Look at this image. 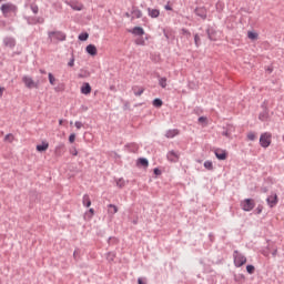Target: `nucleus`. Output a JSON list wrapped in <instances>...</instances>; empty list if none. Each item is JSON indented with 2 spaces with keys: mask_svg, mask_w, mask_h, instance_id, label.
I'll list each match as a JSON object with an SVG mask.
<instances>
[{
  "mask_svg": "<svg viewBox=\"0 0 284 284\" xmlns=\"http://www.w3.org/2000/svg\"><path fill=\"white\" fill-rule=\"evenodd\" d=\"M0 10H1L3 17H8V14H10V13L17 14L19 8H17L16 4H12V2H8V3H3L0 7Z\"/></svg>",
  "mask_w": 284,
  "mask_h": 284,
  "instance_id": "3",
  "label": "nucleus"
},
{
  "mask_svg": "<svg viewBox=\"0 0 284 284\" xmlns=\"http://www.w3.org/2000/svg\"><path fill=\"white\" fill-rule=\"evenodd\" d=\"M164 36L166 37V39H168V33H164Z\"/></svg>",
  "mask_w": 284,
  "mask_h": 284,
  "instance_id": "64",
  "label": "nucleus"
},
{
  "mask_svg": "<svg viewBox=\"0 0 284 284\" xmlns=\"http://www.w3.org/2000/svg\"><path fill=\"white\" fill-rule=\"evenodd\" d=\"M247 37L252 39V41H255V39H258V33L248 31Z\"/></svg>",
  "mask_w": 284,
  "mask_h": 284,
  "instance_id": "35",
  "label": "nucleus"
},
{
  "mask_svg": "<svg viewBox=\"0 0 284 284\" xmlns=\"http://www.w3.org/2000/svg\"><path fill=\"white\" fill-rule=\"evenodd\" d=\"M48 77H49V82H50V84H51V85H54V83L57 82V79L54 78V74L49 73Z\"/></svg>",
  "mask_w": 284,
  "mask_h": 284,
  "instance_id": "40",
  "label": "nucleus"
},
{
  "mask_svg": "<svg viewBox=\"0 0 284 284\" xmlns=\"http://www.w3.org/2000/svg\"><path fill=\"white\" fill-rule=\"evenodd\" d=\"M197 121H199V123H205V121H207V118L200 116Z\"/></svg>",
  "mask_w": 284,
  "mask_h": 284,
  "instance_id": "52",
  "label": "nucleus"
},
{
  "mask_svg": "<svg viewBox=\"0 0 284 284\" xmlns=\"http://www.w3.org/2000/svg\"><path fill=\"white\" fill-rule=\"evenodd\" d=\"M210 241H214V235L212 233L209 234Z\"/></svg>",
  "mask_w": 284,
  "mask_h": 284,
  "instance_id": "55",
  "label": "nucleus"
},
{
  "mask_svg": "<svg viewBox=\"0 0 284 284\" xmlns=\"http://www.w3.org/2000/svg\"><path fill=\"white\" fill-rule=\"evenodd\" d=\"M22 83H24L26 88L32 90V88H39V83L34 82L30 75H24L22 78Z\"/></svg>",
  "mask_w": 284,
  "mask_h": 284,
  "instance_id": "6",
  "label": "nucleus"
},
{
  "mask_svg": "<svg viewBox=\"0 0 284 284\" xmlns=\"http://www.w3.org/2000/svg\"><path fill=\"white\" fill-rule=\"evenodd\" d=\"M89 38H90V34L88 32H82L78 37L79 41H88Z\"/></svg>",
  "mask_w": 284,
  "mask_h": 284,
  "instance_id": "30",
  "label": "nucleus"
},
{
  "mask_svg": "<svg viewBox=\"0 0 284 284\" xmlns=\"http://www.w3.org/2000/svg\"><path fill=\"white\" fill-rule=\"evenodd\" d=\"M68 65L69 68H74V57L70 59V61L68 62Z\"/></svg>",
  "mask_w": 284,
  "mask_h": 284,
  "instance_id": "51",
  "label": "nucleus"
},
{
  "mask_svg": "<svg viewBox=\"0 0 284 284\" xmlns=\"http://www.w3.org/2000/svg\"><path fill=\"white\" fill-rule=\"evenodd\" d=\"M90 77V71L81 70L80 73H78V79H88Z\"/></svg>",
  "mask_w": 284,
  "mask_h": 284,
  "instance_id": "29",
  "label": "nucleus"
},
{
  "mask_svg": "<svg viewBox=\"0 0 284 284\" xmlns=\"http://www.w3.org/2000/svg\"><path fill=\"white\" fill-rule=\"evenodd\" d=\"M71 8H72V10H77L78 12H81V10H83V4L78 3V2H72Z\"/></svg>",
  "mask_w": 284,
  "mask_h": 284,
  "instance_id": "28",
  "label": "nucleus"
},
{
  "mask_svg": "<svg viewBox=\"0 0 284 284\" xmlns=\"http://www.w3.org/2000/svg\"><path fill=\"white\" fill-rule=\"evenodd\" d=\"M55 156H61L62 154H65V144L59 143L54 149Z\"/></svg>",
  "mask_w": 284,
  "mask_h": 284,
  "instance_id": "9",
  "label": "nucleus"
},
{
  "mask_svg": "<svg viewBox=\"0 0 284 284\" xmlns=\"http://www.w3.org/2000/svg\"><path fill=\"white\" fill-rule=\"evenodd\" d=\"M255 271H256V267H254V265L248 264V265L246 266V272H247V274H254Z\"/></svg>",
  "mask_w": 284,
  "mask_h": 284,
  "instance_id": "36",
  "label": "nucleus"
},
{
  "mask_svg": "<svg viewBox=\"0 0 284 284\" xmlns=\"http://www.w3.org/2000/svg\"><path fill=\"white\" fill-rule=\"evenodd\" d=\"M247 139H248V141H256V133L248 132L247 133Z\"/></svg>",
  "mask_w": 284,
  "mask_h": 284,
  "instance_id": "42",
  "label": "nucleus"
},
{
  "mask_svg": "<svg viewBox=\"0 0 284 284\" xmlns=\"http://www.w3.org/2000/svg\"><path fill=\"white\" fill-rule=\"evenodd\" d=\"M85 216L90 220L92 216H94V209H90L87 213Z\"/></svg>",
  "mask_w": 284,
  "mask_h": 284,
  "instance_id": "45",
  "label": "nucleus"
},
{
  "mask_svg": "<svg viewBox=\"0 0 284 284\" xmlns=\"http://www.w3.org/2000/svg\"><path fill=\"white\" fill-rule=\"evenodd\" d=\"M116 185H118V187H120V189L125 187V180L119 179V180L116 181Z\"/></svg>",
  "mask_w": 284,
  "mask_h": 284,
  "instance_id": "41",
  "label": "nucleus"
},
{
  "mask_svg": "<svg viewBox=\"0 0 284 284\" xmlns=\"http://www.w3.org/2000/svg\"><path fill=\"white\" fill-rule=\"evenodd\" d=\"M182 34L186 39H190L192 37V32H190V30H187V29H182Z\"/></svg>",
  "mask_w": 284,
  "mask_h": 284,
  "instance_id": "38",
  "label": "nucleus"
},
{
  "mask_svg": "<svg viewBox=\"0 0 284 284\" xmlns=\"http://www.w3.org/2000/svg\"><path fill=\"white\" fill-rule=\"evenodd\" d=\"M196 17H200V19H203V21H205V19H207V9L205 7H197L194 10Z\"/></svg>",
  "mask_w": 284,
  "mask_h": 284,
  "instance_id": "7",
  "label": "nucleus"
},
{
  "mask_svg": "<svg viewBox=\"0 0 284 284\" xmlns=\"http://www.w3.org/2000/svg\"><path fill=\"white\" fill-rule=\"evenodd\" d=\"M233 261H234L235 267H243V265H245V263H247V257H245V255H243V253H241L239 251H234L233 252Z\"/></svg>",
  "mask_w": 284,
  "mask_h": 284,
  "instance_id": "2",
  "label": "nucleus"
},
{
  "mask_svg": "<svg viewBox=\"0 0 284 284\" xmlns=\"http://www.w3.org/2000/svg\"><path fill=\"white\" fill-rule=\"evenodd\" d=\"M263 212V205H258L256 209H255V214H261Z\"/></svg>",
  "mask_w": 284,
  "mask_h": 284,
  "instance_id": "49",
  "label": "nucleus"
},
{
  "mask_svg": "<svg viewBox=\"0 0 284 284\" xmlns=\"http://www.w3.org/2000/svg\"><path fill=\"white\" fill-rule=\"evenodd\" d=\"M277 254H278V250L275 248V250L272 252V256L276 257Z\"/></svg>",
  "mask_w": 284,
  "mask_h": 284,
  "instance_id": "53",
  "label": "nucleus"
},
{
  "mask_svg": "<svg viewBox=\"0 0 284 284\" xmlns=\"http://www.w3.org/2000/svg\"><path fill=\"white\" fill-rule=\"evenodd\" d=\"M214 153H215L216 159H219V161H225V159H227V152L226 151H223L221 149H216Z\"/></svg>",
  "mask_w": 284,
  "mask_h": 284,
  "instance_id": "11",
  "label": "nucleus"
},
{
  "mask_svg": "<svg viewBox=\"0 0 284 284\" xmlns=\"http://www.w3.org/2000/svg\"><path fill=\"white\" fill-rule=\"evenodd\" d=\"M240 205L244 212H252V210L256 207V202L254 199H245L240 203Z\"/></svg>",
  "mask_w": 284,
  "mask_h": 284,
  "instance_id": "4",
  "label": "nucleus"
},
{
  "mask_svg": "<svg viewBox=\"0 0 284 284\" xmlns=\"http://www.w3.org/2000/svg\"><path fill=\"white\" fill-rule=\"evenodd\" d=\"M114 258H116V253L114 252H109L106 254V261H109V263H112V261H114Z\"/></svg>",
  "mask_w": 284,
  "mask_h": 284,
  "instance_id": "31",
  "label": "nucleus"
},
{
  "mask_svg": "<svg viewBox=\"0 0 284 284\" xmlns=\"http://www.w3.org/2000/svg\"><path fill=\"white\" fill-rule=\"evenodd\" d=\"M75 140H77V134L71 133V134L69 135V142H70V143H74Z\"/></svg>",
  "mask_w": 284,
  "mask_h": 284,
  "instance_id": "46",
  "label": "nucleus"
},
{
  "mask_svg": "<svg viewBox=\"0 0 284 284\" xmlns=\"http://www.w3.org/2000/svg\"><path fill=\"white\" fill-rule=\"evenodd\" d=\"M163 105V100L156 98L153 100V106L154 108H161Z\"/></svg>",
  "mask_w": 284,
  "mask_h": 284,
  "instance_id": "32",
  "label": "nucleus"
},
{
  "mask_svg": "<svg viewBox=\"0 0 284 284\" xmlns=\"http://www.w3.org/2000/svg\"><path fill=\"white\" fill-rule=\"evenodd\" d=\"M130 32L135 34V37H143V34H145V30H143L142 27H134Z\"/></svg>",
  "mask_w": 284,
  "mask_h": 284,
  "instance_id": "15",
  "label": "nucleus"
},
{
  "mask_svg": "<svg viewBox=\"0 0 284 284\" xmlns=\"http://www.w3.org/2000/svg\"><path fill=\"white\" fill-rule=\"evenodd\" d=\"M80 91H81V94L88 95V94H90V93L92 92V87L90 85V83L84 82V83L82 84Z\"/></svg>",
  "mask_w": 284,
  "mask_h": 284,
  "instance_id": "14",
  "label": "nucleus"
},
{
  "mask_svg": "<svg viewBox=\"0 0 284 284\" xmlns=\"http://www.w3.org/2000/svg\"><path fill=\"white\" fill-rule=\"evenodd\" d=\"M88 54H90L91 57H97V45L94 44H89L85 48Z\"/></svg>",
  "mask_w": 284,
  "mask_h": 284,
  "instance_id": "19",
  "label": "nucleus"
},
{
  "mask_svg": "<svg viewBox=\"0 0 284 284\" xmlns=\"http://www.w3.org/2000/svg\"><path fill=\"white\" fill-rule=\"evenodd\" d=\"M0 97H3V88L0 87Z\"/></svg>",
  "mask_w": 284,
  "mask_h": 284,
  "instance_id": "58",
  "label": "nucleus"
},
{
  "mask_svg": "<svg viewBox=\"0 0 284 284\" xmlns=\"http://www.w3.org/2000/svg\"><path fill=\"white\" fill-rule=\"evenodd\" d=\"M260 145L261 148H270V145H272V133H262L260 136Z\"/></svg>",
  "mask_w": 284,
  "mask_h": 284,
  "instance_id": "5",
  "label": "nucleus"
},
{
  "mask_svg": "<svg viewBox=\"0 0 284 284\" xmlns=\"http://www.w3.org/2000/svg\"><path fill=\"white\" fill-rule=\"evenodd\" d=\"M70 154H72V156H77L79 154V151H77V148H71L70 149Z\"/></svg>",
  "mask_w": 284,
  "mask_h": 284,
  "instance_id": "47",
  "label": "nucleus"
},
{
  "mask_svg": "<svg viewBox=\"0 0 284 284\" xmlns=\"http://www.w3.org/2000/svg\"><path fill=\"white\" fill-rule=\"evenodd\" d=\"M159 85L162 88H168V78H160Z\"/></svg>",
  "mask_w": 284,
  "mask_h": 284,
  "instance_id": "33",
  "label": "nucleus"
},
{
  "mask_svg": "<svg viewBox=\"0 0 284 284\" xmlns=\"http://www.w3.org/2000/svg\"><path fill=\"white\" fill-rule=\"evenodd\" d=\"M4 141H7L8 143H12V141H14V135L12 133H8L4 136Z\"/></svg>",
  "mask_w": 284,
  "mask_h": 284,
  "instance_id": "37",
  "label": "nucleus"
},
{
  "mask_svg": "<svg viewBox=\"0 0 284 284\" xmlns=\"http://www.w3.org/2000/svg\"><path fill=\"white\" fill-rule=\"evenodd\" d=\"M194 43H195L196 48H199V45H201V37H199L197 33L194 34Z\"/></svg>",
  "mask_w": 284,
  "mask_h": 284,
  "instance_id": "43",
  "label": "nucleus"
},
{
  "mask_svg": "<svg viewBox=\"0 0 284 284\" xmlns=\"http://www.w3.org/2000/svg\"><path fill=\"white\" fill-rule=\"evenodd\" d=\"M165 10H172V7L170 4H165Z\"/></svg>",
  "mask_w": 284,
  "mask_h": 284,
  "instance_id": "56",
  "label": "nucleus"
},
{
  "mask_svg": "<svg viewBox=\"0 0 284 284\" xmlns=\"http://www.w3.org/2000/svg\"><path fill=\"white\" fill-rule=\"evenodd\" d=\"M266 202L270 205V207H274L278 203V195L276 194L270 195L266 199Z\"/></svg>",
  "mask_w": 284,
  "mask_h": 284,
  "instance_id": "10",
  "label": "nucleus"
},
{
  "mask_svg": "<svg viewBox=\"0 0 284 284\" xmlns=\"http://www.w3.org/2000/svg\"><path fill=\"white\" fill-rule=\"evenodd\" d=\"M75 128H77V130H81L83 128V122L75 121Z\"/></svg>",
  "mask_w": 284,
  "mask_h": 284,
  "instance_id": "48",
  "label": "nucleus"
},
{
  "mask_svg": "<svg viewBox=\"0 0 284 284\" xmlns=\"http://www.w3.org/2000/svg\"><path fill=\"white\" fill-rule=\"evenodd\" d=\"M125 17L130 18V13H129V12H126V13H125Z\"/></svg>",
  "mask_w": 284,
  "mask_h": 284,
  "instance_id": "63",
  "label": "nucleus"
},
{
  "mask_svg": "<svg viewBox=\"0 0 284 284\" xmlns=\"http://www.w3.org/2000/svg\"><path fill=\"white\" fill-rule=\"evenodd\" d=\"M116 212H119V207L116 205H114V204H109L108 205V213L109 214L114 215V214H116Z\"/></svg>",
  "mask_w": 284,
  "mask_h": 284,
  "instance_id": "24",
  "label": "nucleus"
},
{
  "mask_svg": "<svg viewBox=\"0 0 284 284\" xmlns=\"http://www.w3.org/2000/svg\"><path fill=\"white\" fill-rule=\"evenodd\" d=\"M258 119L260 121H267V119H270V113L267 112V110L262 111L258 114Z\"/></svg>",
  "mask_w": 284,
  "mask_h": 284,
  "instance_id": "25",
  "label": "nucleus"
},
{
  "mask_svg": "<svg viewBox=\"0 0 284 284\" xmlns=\"http://www.w3.org/2000/svg\"><path fill=\"white\" fill-rule=\"evenodd\" d=\"M232 132H234V126L232 124H227L226 129L222 132V136H227V139H230V136H232Z\"/></svg>",
  "mask_w": 284,
  "mask_h": 284,
  "instance_id": "17",
  "label": "nucleus"
},
{
  "mask_svg": "<svg viewBox=\"0 0 284 284\" xmlns=\"http://www.w3.org/2000/svg\"><path fill=\"white\" fill-rule=\"evenodd\" d=\"M40 73H41V74H45V70L40 69Z\"/></svg>",
  "mask_w": 284,
  "mask_h": 284,
  "instance_id": "60",
  "label": "nucleus"
},
{
  "mask_svg": "<svg viewBox=\"0 0 284 284\" xmlns=\"http://www.w3.org/2000/svg\"><path fill=\"white\" fill-rule=\"evenodd\" d=\"M131 14H133L135 19H141L143 17V12L136 7L132 8Z\"/></svg>",
  "mask_w": 284,
  "mask_h": 284,
  "instance_id": "23",
  "label": "nucleus"
},
{
  "mask_svg": "<svg viewBox=\"0 0 284 284\" xmlns=\"http://www.w3.org/2000/svg\"><path fill=\"white\" fill-rule=\"evenodd\" d=\"M153 174H155V176H161V169L155 168V169L153 170Z\"/></svg>",
  "mask_w": 284,
  "mask_h": 284,
  "instance_id": "50",
  "label": "nucleus"
},
{
  "mask_svg": "<svg viewBox=\"0 0 284 284\" xmlns=\"http://www.w3.org/2000/svg\"><path fill=\"white\" fill-rule=\"evenodd\" d=\"M139 223V220H133V225H136Z\"/></svg>",
  "mask_w": 284,
  "mask_h": 284,
  "instance_id": "59",
  "label": "nucleus"
},
{
  "mask_svg": "<svg viewBox=\"0 0 284 284\" xmlns=\"http://www.w3.org/2000/svg\"><path fill=\"white\" fill-rule=\"evenodd\" d=\"M59 125H63V120H59Z\"/></svg>",
  "mask_w": 284,
  "mask_h": 284,
  "instance_id": "62",
  "label": "nucleus"
},
{
  "mask_svg": "<svg viewBox=\"0 0 284 284\" xmlns=\"http://www.w3.org/2000/svg\"><path fill=\"white\" fill-rule=\"evenodd\" d=\"M3 43L7 48H14V45H17V40L12 37H7L3 39Z\"/></svg>",
  "mask_w": 284,
  "mask_h": 284,
  "instance_id": "12",
  "label": "nucleus"
},
{
  "mask_svg": "<svg viewBox=\"0 0 284 284\" xmlns=\"http://www.w3.org/2000/svg\"><path fill=\"white\" fill-rule=\"evenodd\" d=\"M132 91L135 97H141V94H143V92H145V89L143 87L133 85Z\"/></svg>",
  "mask_w": 284,
  "mask_h": 284,
  "instance_id": "18",
  "label": "nucleus"
},
{
  "mask_svg": "<svg viewBox=\"0 0 284 284\" xmlns=\"http://www.w3.org/2000/svg\"><path fill=\"white\" fill-rule=\"evenodd\" d=\"M30 8H31V11L33 12V14H39V6L31 4Z\"/></svg>",
  "mask_w": 284,
  "mask_h": 284,
  "instance_id": "44",
  "label": "nucleus"
},
{
  "mask_svg": "<svg viewBox=\"0 0 284 284\" xmlns=\"http://www.w3.org/2000/svg\"><path fill=\"white\" fill-rule=\"evenodd\" d=\"M27 23L29 26H37V23H39V19H37V17H29L27 18Z\"/></svg>",
  "mask_w": 284,
  "mask_h": 284,
  "instance_id": "27",
  "label": "nucleus"
},
{
  "mask_svg": "<svg viewBox=\"0 0 284 284\" xmlns=\"http://www.w3.org/2000/svg\"><path fill=\"white\" fill-rule=\"evenodd\" d=\"M179 152L175 151H169L166 154L168 161H170L171 163H179Z\"/></svg>",
  "mask_w": 284,
  "mask_h": 284,
  "instance_id": "8",
  "label": "nucleus"
},
{
  "mask_svg": "<svg viewBox=\"0 0 284 284\" xmlns=\"http://www.w3.org/2000/svg\"><path fill=\"white\" fill-rule=\"evenodd\" d=\"M135 45H145V39L143 38L135 39Z\"/></svg>",
  "mask_w": 284,
  "mask_h": 284,
  "instance_id": "39",
  "label": "nucleus"
},
{
  "mask_svg": "<svg viewBox=\"0 0 284 284\" xmlns=\"http://www.w3.org/2000/svg\"><path fill=\"white\" fill-rule=\"evenodd\" d=\"M48 39L50 43H54V41H65L68 36L63 31H48Z\"/></svg>",
  "mask_w": 284,
  "mask_h": 284,
  "instance_id": "1",
  "label": "nucleus"
},
{
  "mask_svg": "<svg viewBox=\"0 0 284 284\" xmlns=\"http://www.w3.org/2000/svg\"><path fill=\"white\" fill-rule=\"evenodd\" d=\"M82 205H84V207H90V205H92V200H90V195L88 194L83 195Z\"/></svg>",
  "mask_w": 284,
  "mask_h": 284,
  "instance_id": "22",
  "label": "nucleus"
},
{
  "mask_svg": "<svg viewBox=\"0 0 284 284\" xmlns=\"http://www.w3.org/2000/svg\"><path fill=\"white\" fill-rule=\"evenodd\" d=\"M206 34H207L210 41H216V31H214V29L209 28L206 30Z\"/></svg>",
  "mask_w": 284,
  "mask_h": 284,
  "instance_id": "21",
  "label": "nucleus"
},
{
  "mask_svg": "<svg viewBox=\"0 0 284 284\" xmlns=\"http://www.w3.org/2000/svg\"><path fill=\"white\" fill-rule=\"evenodd\" d=\"M181 134V131L179 129H170L165 133L166 139H174V136H179Z\"/></svg>",
  "mask_w": 284,
  "mask_h": 284,
  "instance_id": "13",
  "label": "nucleus"
},
{
  "mask_svg": "<svg viewBox=\"0 0 284 284\" xmlns=\"http://www.w3.org/2000/svg\"><path fill=\"white\" fill-rule=\"evenodd\" d=\"M38 19V23H43V18H37Z\"/></svg>",
  "mask_w": 284,
  "mask_h": 284,
  "instance_id": "57",
  "label": "nucleus"
},
{
  "mask_svg": "<svg viewBox=\"0 0 284 284\" xmlns=\"http://www.w3.org/2000/svg\"><path fill=\"white\" fill-rule=\"evenodd\" d=\"M73 257L77 258V250L73 252Z\"/></svg>",
  "mask_w": 284,
  "mask_h": 284,
  "instance_id": "61",
  "label": "nucleus"
},
{
  "mask_svg": "<svg viewBox=\"0 0 284 284\" xmlns=\"http://www.w3.org/2000/svg\"><path fill=\"white\" fill-rule=\"evenodd\" d=\"M138 284H145V282L143 281V278L139 277L138 278Z\"/></svg>",
  "mask_w": 284,
  "mask_h": 284,
  "instance_id": "54",
  "label": "nucleus"
},
{
  "mask_svg": "<svg viewBox=\"0 0 284 284\" xmlns=\"http://www.w3.org/2000/svg\"><path fill=\"white\" fill-rule=\"evenodd\" d=\"M204 168H205L206 170L212 171V170H214V164L212 163V161H205V162H204Z\"/></svg>",
  "mask_w": 284,
  "mask_h": 284,
  "instance_id": "34",
  "label": "nucleus"
},
{
  "mask_svg": "<svg viewBox=\"0 0 284 284\" xmlns=\"http://www.w3.org/2000/svg\"><path fill=\"white\" fill-rule=\"evenodd\" d=\"M138 165H141L142 168H148L150 165V162L145 158L138 159Z\"/></svg>",
  "mask_w": 284,
  "mask_h": 284,
  "instance_id": "26",
  "label": "nucleus"
},
{
  "mask_svg": "<svg viewBox=\"0 0 284 284\" xmlns=\"http://www.w3.org/2000/svg\"><path fill=\"white\" fill-rule=\"evenodd\" d=\"M148 12H149V17H151V19H158V17L161 14V11H159L158 9H152V8H148Z\"/></svg>",
  "mask_w": 284,
  "mask_h": 284,
  "instance_id": "20",
  "label": "nucleus"
},
{
  "mask_svg": "<svg viewBox=\"0 0 284 284\" xmlns=\"http://www.w3.org/2000/svg\"><path fill=\"white\" fill-rule=\"evenodd\" d=\"M49 148H50V143H48L47 141H43L41 144H38L36 146V150L38 152H45Z\"/></svg>",
  "mask_w": 284,
  "mask_h": 284,
  "instance_id": "16",
  "label": "nucleus"
}]
</instances>
